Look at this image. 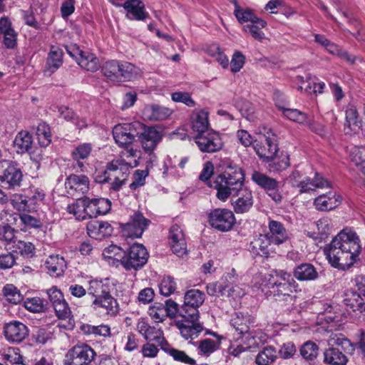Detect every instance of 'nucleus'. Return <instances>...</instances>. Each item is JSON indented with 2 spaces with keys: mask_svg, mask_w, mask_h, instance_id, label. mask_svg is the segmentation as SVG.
Here are the masks:
<instances>
[{
  "mask_svg": "<svg viewBox=\"0 0 365 365\" xmlns=\"http://www.w3.org/2000/svg\"><path fill=\"white\" fill-rule=\"evenodd\" d=\"M210 186L217 190V199L225 202L230 197L232 193L246 187L244 170L236 164L228 163L224 171L215 178Z\"/></svg>",
  "mask_w": 365,
  "mask_h": 365,
  "instance_id": "7ed1b4c3",
  "label": "nucleus"
},
{
  "mask_svg": "<svg viewBox=\"0 0 365 365\" xmlns=\"http://www.w3.org/2000/svg\"><path fill=\"white\" fill-rule=\"evenodd\" d=\"M195 142L203 153H215L223 147L220 135L213 130L197 134L195 137Z\"/></svg>",
  "mask_w": 365,
  "mask_h": 365,
  "instance_id": "4468645a",
  "label": "nucleus"
},
{
  "mask_svg": "<svg viewBox=\"0 0 365 365\" xmlns=\"http://www.w3.org/2000/svg\"><path fill=\"white\" fill-rule=\"evenodd\" d=\"M210 226L220 232L230 231L235 223L233 212L225 208H217L212 210L208 215Z\"/></svg>",
  "mask_w": 365,
  "mask_h": 365,
  "instance_id": "9b49d317",
  "label": "nucleus"
},
{
  "mask_svg": "<svg viewBox=\"0 0 365 365\" xmlns=\"http://www.w3.org/2000/svg\"><path fill=\"white\" fill-rule=\"evenodd\" d=\"M117 82L133 81L140 76L138 67L127 61H120Z\"/></svg>",
  "mask_w": 365,
  "mask_h": 365,
  "instance_id": "c756f323",
  "label": "nucleus"
},
{
  "mask_svg": "<svg viewBox=\"0 0 365 365\" xmlns=\"http://www.w3.org/2000/svg\"><path fill=\"white\" fill-rule=\"evenodd\" d=\"M137 330L146 341L155 342L162 350L168 344L164 338L163 331L160 328L151 327L143 320L138 322Z\"/></svg>",
  "mask_w": 365,
  "mask_h": 365,
  "instance_id": "f3484780",
  "label": "nucleus"
},
{
  "mask_svg": "<svg viewBox=\"0 0 365 365\" xmlns=\"http://www.w3.org/2000/svg\"><path fill=\"white\" fill-rule=\"evenodd\" d=\"M148 257L149 255L143 245L134 243L124 252L120 262L127 271L138 270L147 263Z\"/></svg>",
  "mask_w": 365,
  "mask_h": 365,
  "instance_id": "6e6552de",
  "label": "nucleus"
},
{
  "mask_svg": "<svg viewBox=\"0 0 365 365\" xmlns=\"http://www.w3.org/2000/svg\"><path fill=\"white\" fill-rule=\"evenodd\" d=\"M3 170L0 172V182L4 188L15 189L20 187L23 173L18 163L14 161H2Z\"/></svg>",
  "mask_w": 365,
  "mask_h": 365,
  "instance_id": "9d476101",
  "label": "nucleus"
},
{
  "mask_svg": "<svg viewBox=\"0 0 365 365\" xmlns=\"http://www.w3.org/2000/svg\"><path fill=\"white\" fill-rule=\"evenodd\" d=\"M4 295L6 300L12 304H19L23 300V296L19 290L13 284H8L3 289Z\"/></svg>",
  "mask_w": 365,
  "mask_h": 365,
  "instance_id": "052dcab7",
  "label": "nucleus"
},
{
  "mask_svg": "<svg viewBox=\"0 0 365 365\" xmlns=\"http://www.w3.org/2000/svg\"><path fill=\"white\" fill-rule=\"evenodd\" d=\"M46 301L39 297L27 298L24 302V307L31 312L40 313L46 309Z\"/></svg>",
  "mask_w": 365,
  "mask_h": 365,
  "instance_id": "13d9d810",
  "label": "nucleus"
},
{
  "mask_svg": "<svg viewBox=\"0 0 365 365\" xmlns=\"http://www.w3.org/2000/svg\"><path fill=\"white\" fill-rule=\"evenodd\" d=\"M173 111L168 108L159 105H150L145 107L143 115L150 120L160 121L168 118Z\"/></svg>",
  "mask_w": 365,
  "mask_h": 365,
  "instance_id": "7c9ffc66",
  "label": "nucleus"
},
{
  "mask_svg": "<svg viewBox=\"0 0 365 365\" xmlns=\"http://www.w3.org/2000/svg\"><path fill=\"white\" fill-rule=\"evenodd\" d=\"M169 243L176 255L182 257L187 252L185 234L178 225H173L169 231Z\"/></svg>",
  "mask_w": 365,
  "mask_h": 365,
  "instance_id": "aec40b11",
  "label": "nucleus"
},
{
  "mask_svg": "<svg viewBox=\"0 0 365 365\" xmlns=\"http://www.w3.org/2000/svg\"><path fill=\"white\" fill-rule=\"evenodd\" d=\"M230 324L240 334H248L250 331V318L249 315L236 313L232 318Z\"/></svg>",
  "mask_w": 365,
  "mask_h": 365,
  "instance_id": "a19ab883",
  "label": "nucleus"
},
{
  "mask_svg": "<svg viewBox=\"0 0 365 365\" xmlns=\"http://www.w3.org/2000/svg\"><path fill=\"white\" fill-rule=\"evenodd\" d=\"M361 249L356 232L342 230L324 249V253L331 267L346 270L359 259Z\"/></svg>",
  "mask_w": 365,
  "mask_h": 365,
  "instance_id": "f257e3e1",
  "label": "nucleus"
},
{
  "mask_svg": "<svg viewBox=\"0 0 365 365\" xmlns=\"http://www.w3.org/2000/svg\"><path fill=\"white\" fill-rule=\"evenodd\" d=\"M234 15L239 23L242 24L247 22L252 24L259 19L256 16L252 9L249 8L242 9L240 6H236V9L234 10Z\"/></svg>",
  "mask_w": 365,
  "mask_h": 365,
  "instance_id": "603ef678",
  "label": "nucleus"
},
{
  "mask_svg": "<svg viewBox=\"0 0 365 365\" xmlns=\"http://www.w3.org/2000/svg\"><path fill=\"white\" fill-rule=\"evenodd\" d=\"M346 354L336 347H329L324 351V362L329 365H346Z\"/></svg>",
  "mask_w": 365,
  "mask_h": 365,
  "instance_id": "473e14b6",
  "label": "nucleus"
},
{
  "mask_svg": "<svg viewBox=\"0 0 365 365\" xmlns=\"http://www.w3.org/2000/svg\"><path fill=\"white\" fill-rule=\"evenodd\" d=\"M206 290L210 296H214L217 292L220 293L221 296L232 297H240L244 295L242 289L237 286H234L231 282L220 285H218L217 283H210L207 285Z\"/></svg>",
  "mask_w": 365,
  "mask_h": 365,
  "instance_id": "b1692460",
  "label": "nucleus"
},
{
  "mask_svg": "<svg viewBox=\"0 0 365 365\" xmlns=\"http://www.w3.org/2000/svg\"><path fill=\"white\" fill-rule=\"evenodd\" d=\"M17 232L9 225L0 226V242L6 250H9V247H12L16 241V233Z\"/></svg>",
  "mask_w": 365,
  "mask_h": 365,
  "instance_id": "c03bdc74",
  "label": "nucleus"
},
{
  "mask_svg": "<svg viewBox=\"0 0 365 365\" xmlns=\"http://www.w3.org/2000/svg\"><path fill=\"white\" fill-rule=\"evenodd\" d=\"M92 150L90 143H83L75 148L71 152L73 159L77 162L79 168L83 167V163L81 160L87 159Z\"/></svg>",
  "mask_w": 365,
  "mask_h": 365,
  "instance_id": "de8ad7c7",
  "label": "nucleus"
},
{
  "mask_svg": "<svg viewBox=\"0 0 365 365\" xmlns=\"http://www.w3.org/2000/svg\"><path fill=\"white\" fill-rule=\"evenodd\" d=\"M232 205L237 214L249 212L253 206L254 200L252 191L247 187L232 193Z\"/></svg>",
  "mask_w": 365,
  "mask_h": 365,
  "instance_id": "dca6fc26",
  "label": "nucleus"
},
{
  "mask_svg": "<svg viewBox=\"0 0 365 365\" xmlns=\"http://www.w3.org/2000/svg\"><path fill=\"white\" fill-rule=\"evenodd\" d=\"M26 197L30 210L31 212H36L37 210V207L43 203L45 198V193L41 190L34 188L30 190Z\"/></svg>",
  "mask_w": 365,
  "mask_h": 365,
  "instance_id": "864d4df0",
  "label": "nucleus"
},
{
  "mask_svg": "<svg viewBox=\"0 0 365 365\" xmlns=\"http://www.w3.org/2000/svg\"><path fill=\"white\" fill-rule=\"evenodd\" d=\"M161 294L168 297L172 294L176 289V283L171 277H165L159 286Z\"/></svg>",
  "mask_w": 365,
  "mask_h": 365,
  "instance_id": "69168bd1",
  "label": "nucleus"
},
{
  "mask_svg": "<svg viewBox=\"0 0 365 365\" xmlns=\"http://www.w3.org/2000/svg\"><path fill=\"white\" fill-rule=\"evenodd\" d=\"M326 49L329 53L336 55L339 58L347 61L351 64H354L355 63V56L349 54L347 51L341 49L339 46L331 43V41L329 43V45L327 46Z\"/></svg>",
  "mask_w": 365,
  "mask_h": 365,
  "instance_id": "bf43d9fd",
  "label": "nucleus"
},
{
  "mask_svg": "<svg viewBox=\"0 0 365 365\" xmlns=\"http://www.w3.org/2000/svg\"><path fill=\"white\" fill-rule=\"evenodd\" d=\"M58 110L61 117L67 121L72 122L78 129H82L83 128L86 127L87 124L86 120L83 118H79L78 116L74 113L73 110L68 107L61 106L58 108Z\"/></svg>",
  "mask_w": 365,
  "mask_h": 365,
  "instance_id": "49530a36",
  "label": "nucleus"
},
{
  "mask_svg": "<svg viewBox=\"0 0 365 365\" xmlns=\"http://www.w3.org/2000/svg\"><path fill=\"white\" fill-rule=\"evenodd\" d=\"M329 345L341 347L346 354L352 355L355 351V344L342 334H331L329 339Z\"/></svg>",
  "mask_w": 365,
  "mask_h": 365,
  "instance_id": "e433bc0d",
  "label": "nucleus"
},
{
  "mask_svg": "<svg viewBox=\"0 0 365 365\" xmlns=\"http://www.w3.org/2000/svg\"><path fill=\"white\" fill-rule=\"evenodd\" d=\"M90 181L84 175H70L65 181V188L68 195L75 196L85 194L89 190Z\"/></svg>",
  "mask_w": 365,
  "mask_h": 365,
  "instance_id": "6ab92c4d",
  "label": "nucleus"
},
{
  "mask_svg": "<svg viewBox=\"0 0 365 365\" xmlns=\"http://www.w3.org/2000/svg\"><path fill=\"white\" fill-rule=\"evenodd\" d=\"M148 314L155 322H162L168 317L164 304L158 302L150 307Z\"/></svg>",
  "mask_w": 365,
  "mask_h": 365,
  "instance_id": "680f3d73",
  "label": "nucleus"
},
{
  "mask_svg": "<svg viewBox=\"0 0 365 365\" xmlns=\"http://www.w3.org/2000/svg\"><path fill=\"white\" fill-rule=\"evenodd\" d=\"M77 63L81 68L91 72H95L100 68L98 58L93 53L87 51H85L78 58Z\"/></svg>",
  "mask_w": 365,
  "mask_h": 365,
  "instance_id": "ea45409f",
  "label": "nucleus"
},
{
  "mask_svg": "<svg viewBox=\"0 0 365 365\" xmlns=\"http://www.w3.org/2000/svg\"><path fill=\"white\" fill-rule=\"evenodd\" d=\"M267 26V22L262 19H258L252 24H249L243 26V31L249 33L252 38L259 41H262L265 38V34L262 31Z\"/></svg>",
  "mask_w": 365,
  "mask_h": 365,
  "instance_id": "4c0bfd02",
  "label": "nucleus"
},
{
  "mask_svg": "<svg viewBox=\"0 0 365 365\" xmlns=\"http://www.w3.org/2000/svg\"><path fill=\"white\" fill-rule=\"evenodd\" d=\"M254 149L264 162L272 161L279 150L276 135L271 130L264 134L259 133L255 139Z\"/></svg>",
  "mask_w": 365,
  "mask_h": 365,
  "instance_id": "39448f33",
  "label": "nucleus"
},
{
  "mask_svg": "<svg viewBox=\"0 0 365 365\" xmlns=\"http://www.w3.org/2000/svg\"><path fill=\"white\" fill-rule=\"evenodd\" d=\"M139 130H142L141 132L139 130L138 136L143 150L146 153H152L162 140V132L155 127H147L143 124Z\"/></svg>",
  "mask_w": 365,
  "mask_h": 365,
  "instance_id": "2eb2a0df",
  "label": "nucleus"
},
{
  "mask_svg": "<svg viewBox=\"0 0 365 365\" xmlns=\"http://www.w3.org/2000/svg\"><path fill=\"white\" fill-rule=\"evenodd\" d=\"M346 125L354 132H359L362 128L363 122L359 119L357 109L353 105H349L346 109Z\"/></svg>",
  "mask_w": 365,
  "mask_h": 365,
  "instance_id": "58836bf2",
  "label": "nucleus"
},
{
  "mask_svg": "<svg viewBox=\"0 0 365 365\" xmlns=\"http://www.w3.org/2000/svg\"><path fill=\"white\" fill-rule=\"evenodd\" d=\"M342 198L334 191H329L314 199V205L317 210L329 211L337 207L341 202Z\"/></svg>",
  "mask_w": 365,
  "mask_h": 365,
  "instance_id": "4be33fe9",
  "label": "nucleus"
},
{
  "mask_svg": "<svg viewBox=\"0 0 365 365\" xmlns=\"http://www.w3.org/2000/svg\"><path fill=\"white\" fill-rule=\"evenodd\" d=\"M319 346L313 341L305 342L300 348L301 356L307 361H314L318 356Z\"/></svg>",
  "mask_w": 365,
  "mask_h": 365,
  "instance_id": "4d7b16f0",
  "label": "nucleus"
},
{
  "mask_svg": "<svg viewBox=\"0 0 365 365\" xmlns=\"http://www.w3.org/2000/svg\"><path fill=\"white\" fill-rule=\"evenodd\" d=\"M96 356V351L90 346L76 345L66 354L63 365H89Z\"/></svg>",
  "mask_w": 365,
  "mask_h": 365,
  "instance_id": "1a4fd4ad",
  "label": "nucleus"
},
{
  "mask_svg": "<svg viewBox=\"0 0 365 365\" xmlns=\"http://www.w3.org/2000/svg\"><path fill=\"white\" fill-rule=\"evenodd\" d=\"M197 321L184 319V321H178L177 322V327L184 339H189L197 337L199 333L202 331V326L199 323H196Z\"/></svg>",
  "mask_w": 365,
  "mask_h": 365,
  "instance_id": "a878e982",
  "label": "nucleus"
},
{
  "mask_svg": "<svg viewBox=\"0 0 365 365\" xmlns=\"http://www.w3.org/2000/svg\"><path fill=\"white\" fill-rule=\"evenodd\" d=\"M269 232L266 233L277 245L289 240V235L283 224L276 220H270L268 224Z\"/></svg>",
  "mask_w": 365,
  "mask_h": 365,
  "instance_id": "bb28decb",
  "label": "nucleus"
},
{
  "mask_svg": "<svg viewBox=\"0 0 365 365\" xmlns=\"http://www.w3.org/2000/svg\"><path fill=\"white\" fill-rule=\"evenodd\" d=\"M205 294L199 289H190L185 293L184 304L180 308V316L191 321L198 320V308L204 303Z\"/></svg>",
  "mask_w": 365,
  "mask_h": 365,
  "instance_id": "0eeeda50",
  "label": "nucleus"
},
{
  "mask_svg": "<svg viewBox=\"0 0 365 365\" xmlns=\"http://www.w3.org/2000/svg\"><path fill=\"white\" fill-rule=\"evenodd\" d=\"M277 245L267 234L259 235L251 243L253 252L264 257L274 253Z\"/></svg>",
  "mask_w": 365,
  "mask_h": 365,
  "instance_id": "412c9836",
  "label": "nucleus"
},
{
  "mask_svg": "<svg viewBox=\"0 0 365 365\" xmlns=\"http://www.w3.org/2000/svg\"><path fill=\"white\" fill-rule=\"evenodd\" d=\"M63 63V51L56 47H51L46 59L44 73L51 75L56 72Z\"/></svg>",
  "mask_w": 365,
  "mask_h": 365,
  "instance_id": "cd10ccee",
  "label": "nucleus"
},
{
  "mask_svg": "<svg viewBox=\"0 0 365 365\" xmlns=\"http://www.w3.org/2000/svg\"><path fill=\"white\" fill-rule=\"evenodd\" d=\"M81 331L87 335L93 334L94 336H99L107 337L110 336V328L106 324H101L98 326H93L91 324H83L81 327Z\"/></svg>",
  "mask_w": 365,
  "mask_h": 365,
  "instance_id": "8fccbe9b",
  "label": "nucleus"
},
{
  "mask_svg": "<svg viewBox=\"0 0 365 365\" xmlns=\"http://www.w3.org/2000/svg\"><path fill=\"white\" fill-rule=\"evenodd\" d=\"M66 210L69 214L73 215L78 220H85L88 218L83 197L76 199L73 203L68 205Z\"/></svg>",
  "mask_w": 365,
  "mask_h": 365,
  "instance_id": "37998d69",
  "label": "nucleus"
},
{
  "mask_svg": "<svg viewBox=\"0 0 365 365\" xmlns=\"http://www.w3.org/2000/svg\"><path fill=\"white\" fill-rule=\"evenodd\" d=\"M33 137L26 130H21L17 133L14 141V146L18 153H30L32 148Z\"/></svg>",
  "mask_w": 365,
  "mask_h": 365,
  "instance_id": "f704fd0d",
  "label": "nucleus"
},
{
  "mask_svg": "<svg viewBox=\"0 0 365 365\" xmlns=\"http://www.w3.org/2000/svg\"><path fill=\"white\" fill-rule=\"evenodd\" d=\"M4 334L8 341L19 344L29 336V329L24 323L13 321L5 324Z\"/></svg>",
  "mask_w": 365,
  "mask_h": 365,
  "instance_id": "a211bd4d",
  "label": "nucleus"
},
{
  "mask_svg": "<svg viewBox=\"0 0 365 365\" xmlns=\"http://www.w3.org/2000/svg\"><path fill=\"white\" fill-rule=\"evenodd\" d=\"M9 248L12 252L20 254L27 258L32 257L35 254L34 245L31 242L23 240H16L13 246Z\"/></svg>",
  "mask_w": 365,
  "mask_h": 365,
  "instance_id": "a18cd8bd",
  "label": "nucleus"
},
{
  "mask_svg": "<svg viewBox=\"0 0 365 365\" xmlns=\"http://www.w3.org/2000/svg\"><path fill=\"white\" fill-rule=\"evenodd\" d=\"M121 6L127 12V18L130 20L143 21L148 16L145 11V5L140 0H128Z\"/></svg>",
  "mask_w": 365,
  "mask_h": 365,
  "instance_id": "393cba45",
  "label": "nucleus"
},
{
  "mask_svg": "<svg viewBox=\"0 0 365 365\" xmlns=\"http://www.w3.org/2000/svg\"><path fill=\"white\" fill-rule=\"evenodd\" d=\"M270 292L274 297H290L295 289L297 283L291 274L284 271L277 270L269 280Z\"/></svg>",
  "mask_w": 365,
  "mask_h": 365,
  "instance_id": "423d86ee",
  "label": "nucleus"
},
{
  "mask_svg": "<svg viewBox=\"0 0 365 365\" xmlns=\"http://www.w3.org/2000/svg\"><path fill=\"white\" fill-rule=\"evenodd\" d=\"M163 351L170 355L174 360L182 362L189 365H195V360L188 355L183 351L178 350L171 347L169 344H168L165 348H163Z\"/></svg>",
  "mask_w": 365,
  "mask_h": 365,
  "instance_id": "5fc2aeb1",
  "label": "nucleus"
},
{
  "mask_svg": "<svg viewBox=\"0 0 365 365\" xmlns=\"http://www.w3.org/2000/svg\"><path fill=\"white\" fill-rule=\"evenodd\" d=\"M148 175V170H135L133 174V181L129 185L130 190H135L138 187L143 186L145 183V178Z\"/></svg>",
  "mask_w": 365,
  "mask_h": 365,
  "instance_id": "774afa93",
  "label": "nucleus"
},
{
  "mask_svg": "<svg viewBox=\"0 0 365 365\" xmlns=\"http://www.w3.org/2000/svg\"><path fill=\"white\" fill-rule=\"evenodd\" d=\"M36 135L41 147H47L51 143V128L47 123H39L36 128Z\"/></svg>",
  "mask_w": 365,
  "mask_h": 365,
  "instance_id": "3c124183",
  "label": "nucleus"
},
{
  "mask_svg": "<svg viewBox=\"0 0 365 365\" xmlns=\"http://www.w3.org/2000/svg\"><path fill=\"white\" fill-rule=\"evenodd\" d=\"M208 125V114L207 112L201 110L193 115L192 128L197 134L209 132Z\"/></svg>",
  "mask_w": 365,
  "mask_h": 365,
  "instance_id": "79ce46f5",
  "label": "nucleus"
},
{
  "mask_svg": "<svg viewBox=\"0 0 365 365\" xmlns=\"http://www.w3.org/2000/svg\"><path fill=\"white\" fill-rule=\"evenodd\" d=\"M111 286L108 279L89 281L88 293L93 297L91 307L98 313L115 317L120 311L119 304L111 292Z\"/></svg>",
  "mask_w": 365,
  "mask_h": 365,
  "instance_id": "f03ea898",
  "label": "nucleus"
},
{
  "mask_svg": "<svg viewBox=\"0 0 365 365\" xmlns=\"http://www.w3.org/2000/svg\"><path fill=\"white\" fill-rule=\"evenodd\" d=\"M277 359V351L273 346L267 345L262 348L255 357L257 365H269Z\"/></svg>",
  "mask_w": 365,
  "mask_h": 365,
  "instance_id": "c9c22d12",
  "label": "nucleus"
},
{
  "mask_svg": "<svg viewBox=\"0 0 365 365\" xmlns=\"http://www.w3.org/2000/svg\"><path fill=\"white\" fill-rule=\"evenodd\" d=\"M344 303L348 312H359V313L365 312V303L363 298L361 294L354 291L346 293Z\"/></svg>",
  "mask_w": 365,
  "mask_h": 365,
  "instance_id": "2f4dec72",
  "label": "nucleus"
},
{
  "mask_svg": "<svg viewBox=\"0 0 365 365\" xmlns=\"http://www.w3.org/2000/svg\"><path fill=\"white\" fill-rule=\"evenodd\" d=\"M45 265L49 274L53 277L62 275L67 267L65 259L59 255H50L46 259Z\"/></svg>",
  "mask_w": 365,
  "mask_h": 365,
  "instance_id": "c85d7f7f",
  "label": "nucleus"
},
{
  "mask_svg": "<svg viewBox=\"0 0 365 365\" xmlns=\"http://www.w3.org/2000/svg\"><path fill=\"white\" fill-rule=\"evenodd\" d=\"M120 61L111 60L106 61L102 66V72L103 75L111 81L117 82L118 73L119 71Z\"/></svg>",
  "mask_w": 365,
  "mask_h": 365,
  "instance_id": "6e6d98bb",
  "label": "nucleus"
},
{
  "mask_svg": "<svg viewBox=\"0 0 365 365\" xmlns=\"http://www.w3.org/2000/svg\"><path fill=\"white\" fill-rule=\"evenodd\" d=\"M150 223V220L145 218L141 212H136L130 216L128 222L122 225L123 235L130 238L140 237Z\"/></svg>",
  "mask_w": 365,
  "mask_h": 365,
  "instance_id": "ddd939ff",
  "label": "nucleus"
},
{
  "mask_svg": "<svg viewBox=\"0 0 365 365\" xmlns=\"http://www.w3.org/2000/svg\"><path fill=\"white\" fill-rule=\"evenodd\" d=\"M140 128H142V123L140 122L115 125L113 135L115 143L122 147L129 145L139 135Z\"/></svg>",
  "mask_w": 365,
  "mask_h": 365,
  "instance_id": "f8f14e48",
  "label": "nucleus"
},
{
  "mask_svg": "<svg viewBox=\"0 0 365 365\" xmlns=\"http://www.w3.org/2000/svg\"><path fill=\"white\" fill-rule=\"evenodd\" d=\"M293 274L299 281H312L318 277L316 268L309 263H302L297 266L294 269Z\"/></svg>",
  "mask_w": 365,
  "mask_h": 365,
  "instance_id": "72a5a7b5",
  "label": "nucleus"
},
{
  "mask_svg": "<svg viewBox=\"0 0 365 365\" xmlns=\"http://www.w3.org/2000/svg\"><path fill=\"white\" fill-rule=\"evenodd\" d=\"M252 180L265 191L272 186H277L278 182L267 175L259 171H254L251 176Z\"/></svg>",
  "mask_w": 365,
  "mask_h": 365,
  "instance_id": "09e8293b",
  "label": "nucleus"
},
{
  "mask_svg": "<svg viewBox=\"0 0 365 365\" xmlns=\"http://www.w3.org/2000/svg\"><path fill=\"white\" fill-rule=\"evenodd\" d=\"M11 204L19 212H31L26 196L14 195L11 199Z\"/></svg>",
  "mask_w": 365,
  "mask_h": 365,
  "instance_id": "0e129e2a",
  "label": "nucleus"
},
{
  "mask_svg": "<svg viewBox=\"0 0 365 365\" xmlns=\"http://www.w3.org/2000/svg\"><path fill=\"white\" fill-rule=\"evenodd\" d=\"M86 230L90 237L101 240L111 235L113 227L108 222L94 220L88 222Z\"/></svg>",
  "mask_w": 365,
  "mask_h": 365,
  "instance_id": "5701e85b",
  "label": "nucleus"
},
{
  "mask_svg": "<svg viewBox=\"0 0 365 365\" xmlns=\"http://www.w3.org/2000/svg\"><path fill=\"white\" fill-rule=\"evenodd\" d=\"M283 114L285 117L292 121L297 122L299 123H307V115L297 109H290L285 108H284Z\"/></svg>",
  "mask_w": 365,
  "mask_h": 365,
  "instance_id": "338daca9",
  "label": "nucleus"
},
{
  "mask_svg": "<svg viewBox=\"0 0 365 365\" xmlns=\"http://www.w3.org/2000/svg\"><path fill=\"white\" fill-rule=\"evenodd\" d=\"M342 14L345 18L348 19V23L349 24L354 25L356 28V31L351 33L353 36H354L359 41H364L365 29H364V28L361 26L358 20L356 18L351 16L346 11H343Z\"/></svg>",
  "mask_w": 365,
  "mask_h": 365,
  "instance_id": "e2e57ef3",
  "label": "nucleus"
},
{
  "mask_svg": "<svg viewBox=\"0 0 365 365\" xmlns=\"http://www.w3.org/2000/svg\"><path fill=\"white\" fill-rule=\"evenodd\" d=\"M138 164L137 160L133 164L125 159H114L107 164L102 174L96 176V181L101 184L108 183L110 191L118 192L127 183L130 169Z\"/></svg>",
  "mask_w": 365,
  "mask_h": 365,
  "instance_id": "20e7f679",
  "label": "nucleus"
}]
</instances>
